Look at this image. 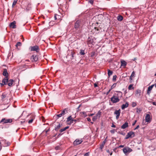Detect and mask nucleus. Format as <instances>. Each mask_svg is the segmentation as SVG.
Here are the masks:
<instances>
[{
  "label": "nucleus",
  "mask_w": 156,
  "mask_h": 156,
  "mask_svg": "<svg viewBox=\"0 0 156 156\" xmlns=\"http://www.w3.org/2000/svg\"><path fill=\"white\" fill-rule=\"evenodd\" d=\"M129 106V103L128 102H127L125 104H123L121 106V108L122 109H124L128 107Z\"/></svg>",
  "instance_id": "obj_16"
},
{
  "label": "nucleus",
  "mask_w": 156,
  "mask_h": 156,
  "mask_svg": "<svg viewBox=\"0 0 156 156\" xmlns=\"http://www.w3.org/2000/svg\"><path fill=\"white\" fill-rule=\"evenodd\" d=\"M26 61H27V62H29V60H25Z\"/></svg>",
  "instance_id": "obj_59"
},
{
  "label": "nucleus",
  "mask_w": 156,
  "mask_h": 156,
  "mask_svg": "<svg viewBox=\"0 0 156 156\" xmlns=\"http://www.w3.org/2000/svg\"><path fill=\"white\" fill-rule=\"evenodd\" d=\"M56 16H57L56 14H55L54 15V18H55V20L57 19V18L56 17Z\"/></svg>",
  "instance_id": "obj_46"
},
{
  "label": "nucleus",
  "mask_w": 156,
  "mask_h": 156,
  "mask_svg": "<svg viewBox=\"0 0 156 156\" xmlns=\"http://www.w3.org/2000/svg\"><path fill=\"white\" fill-rule=\"evenodd\" d=\"M135 72L133 71L132 73V74L130 77V80H132V77H134L135 76Z\"/></svg>",
  "instance_id": "obj_23"
},
{
  "label": "nucleus",
  "mask_w": 156,
  "mask_h": 156,
  "mask_svg": "<svg viewBox=\"0 0 156 156\" xmlns=\"http://www.w3.org/2000/svg\"><path fill=\"white\" fill-rule=\"evenodd\" d=\"M107 152H108V153H110V151H109V150H107Z\"/></svg>",
  "instance_id": "obj_56"
},
{
  "label": "nucleus",
  "mask_w": 156,
  "mask_h": 156,
  "mask_svg": "<svg viewBox=\"0 0 156 156\" xmlns=\"http://www.w3.org/2000/svg\"><path fill=\"white\" fill-rule=\"evenodd\" d=\"M61 149L60 146H58L55 147V149L56 150H60Z\"/></svg>",
  "instance_id": "obj_35"
},
{
  "label": "nucleus",
  "mask_w": 156,
  "mask_h": 156,
  "mask_svg": "<svg viewBox=\"0 0 156 156\" xmlns=\"http://www.w3.org/2000/svg\"><path fill=\"white\" fill-rule=\"evenodd\" d=\"M153 105H156V102H153Z\"/></svg>",
  "instance_id": "obj_54"
},
{
  "label": "nucleus",
  "mask_w": 156,
  "mask_h": 156,
  "mask_svg": "<svg viewBox=\"0 0 156 156\" xmlns=\"http://www.w3.org/2000/svg\"><path fill=\"white\" fill-rule=\"evenodd\" d=\"M34 118V116H33V117L31 119H30V120H29L28 123H31L32 122Z\"/></svg>",
  "instance_id": "obj_31"
},
{
  "label": "nucleus",
  "mask_w": 156,
  "mask_h": 156,
  "mask_svg": "<svg viewBox=\"0 0 156 156\" xmlns=\"http://www.w3.org/2000/svg\"><path fill=\"white\" fill-rule=\"evenodd\" d=\"M3 75L5 76V77H8V73L7 72L6 69H4L3 70Z\"/></svg>",
  "instance_id": "obj_17"
},
{
  "label": "nucleus",
  "mask_w": 156,
  "mask_h": 156,
  "mask_svg": "<svg viewBox=\"0 0 156 156\" xmlns=\"http://www.w3.org/2000/svg\"><path fill=\"white\" fill-rule=\"evenodd\" d=\"M135 136V134L134 132L133 131L129 132L126 135L125 139H128L129 138H133Z\"/></svg>",
  "instance_id": "obj_3"
},
{
  "label": "nucleus",
  "mask_w": 156,
  "mask_h": 156,
  "mask_svg": "<svg viewBox=\"0 0 156 156\" xmlns=\"http://www.w3.org/2000/svg\"><path fill=\"white\" fill-rule=\"evenodd\" d=\"M95 55V52H92L91 54V57H93Z\"/></svg>",
  "instance_id": "obj_38"
},
{
  "label": "nucleus",
  "mask_w": 156,
  "mask_h": 156,
  "mask_svg": "<svg viewBox=\"0 0 156 156\" xmlns=\"http://www.w3.org/2000/svg\"><path fill=\"white\" fill-rule=\"evenodd\" d=\"M108 76H110L111 75H112L113 72L112 71H111L109 69H108Z\"/></svg>",
  "instance_id": "obj_25"
},
{
  "label": "nucleus",
  "mask_w": 156,
  "mask_h": 156,
  "mask_svg": "<svg viewBox=\"0 0 156 156\" xmlns=\"http://www.w3.org/2000/svg\"><path fill=\"white\" fill-rule=\"evenodd\" d=\"M154 85L155 87L156 88V83Z\"/></svg>",
  "instance_id": "obj_60"
},
{
  "label": "nucleus",
  "mask_w": 156,
  "mask_h": 156,
  "mask_svg": "<svg viewBox=\"0 0 156 156\" xmlns=\"http://www.w3.org/2000/svg\"><path fill=\"white\" fill-rule=\"evenodd\" d=\"M115 93L111 98V101L113 103L119 102L122 97V93L121 91H118Z\"/></svg>",
  "instance_id": "obj_1"
},
{
  "label": "nucleus",
  "mask_w": 156,
  "mask_h": 156,
  "mask_svg": "<svg viewBox=\"0 0 156 156\" xmlns=\"http://www.w3.org/2000/svg\"><path fill=\"white\" fill-rule=\"evenodd\" d=\"M121 66H123L124 68L127 65V62L124 60H122L121 61Z\"/></svg>",
  "instance_id": "obj_14"
},
{
  "label": "nucleus",
  "mask_w": 156,
  "mask_h": 156,
  "mask_svg": "<svg viewBox=\"0 0 156 156\" xmlns=\"http://www.w3.org/2000/svg\"><path fill=\"white\" fill-rule=\"evenodd\" d=\"M89 152H88L86 154H85L84 155V156H89Z\"/></svg>",
  "instance_id": "obj_41"
},
{
  "label": "nucleus",
  "mask_w": 156,
  "mask_h": 156,
  "mask_svg": "<svg viewBox=\"0 0 156 156\" xmlns=\"http://www.w3.org/2000/svg\"><path fill=\"white\" fill-rule=\"evenodd\" d=\"M67 120L69 121V120H72L73 121V120L72 119V118L71 117V116H69Z\"/></svg>",
  "instance_id": "obj_37"
},
{
  "label": "nucleus",
  "mask_w": 156,
  "mask_h": 156,
  "mask_svg": "<svg viewBox=\"0 0 156 156\" xmlns=\"http://www.w3.org/2000/svg\"><path fill=\"white\" fill-rule=\"evenodd\" d=\"M69 128V127L68 126H66L65 127V128H63L62 129H60V130H59V132L60 133H62V132H63L65 131V130H66V129H68Z\"/></svg>",
  "instance_id": "obj_21"
},
{
  "label": "nucleus",
  "mask_w": 156,
  "mask_h": 156,
  "mask_svg": "<svg viewBox=\"0 0 156 156\" xmlns=\"http://www.w3.org/2000/svg\"><path fill=\"white\" fill-rule=\"evenodd\" d=\"M75 54V53L73 52H71V55H72V58L74 57V55Z\"/></svg>",
  "instance_id": "obj_40"
},
{
  "label": "nucleus",
  "mask_w": 156,
  "mask_h": 156,
  "mask_svg": "<svg viewBox=\"0 0 156 156\" xmlns=\"http://www.w3.org/2000/svg\"><path fill=\"white\" fill-rule=\"evenodd\" d=\"M154 76H156V73H155V74H154Z\"/></svg>",
  "instance_id": "obj_61"
},
{
  "label": "nucleus",
  "mask_w": 156,
  "mask_h": 156,
  "mask_svg": "<svg viewBox=\"0 0 156 156\" xmlns=\"http://www.w3.org/2000/svg\"><path fill=\"white\" fill-rule=\"evenodd\" d=\"M132 107H134L136 105V102H133L132 103Z\"/></svg>",
  "instance_id": "obj_34"
},
{
  "label": "nucleus",
  "mask_w": 156,
  "mask_h": 156,
  "mask_svg": "<svg viewBox=\"0 0 156 156\" xmlns=\"http://www.w3.org/2000/svg\"><path fill=\"white\" fill-rule=\"evenodd\" d=\"M80 54L81 55H84L85 54V53L84 52V51L83 50H80Z\"/></svg>",
  "instance_id": "obj_27"
},
{
  "label": "nucleus",
  "mask_w": 156,
  "mask_h": 156,
  "mask_svg": "<svg viewBox=\"0 0 156 156\" xmlns=\"http://www.w3.org/2000/svg\"><path fill=\"white\" fill-rule=\"evenodd\" d=\"M117 77V76L116 75H114L113 76L112 80L114 81H115L116 80V78Z\"/></svg>",
  "instance_id": "obj_33"
},
{
  "label": "nucleus",
  "mask_w": 156,
  "mask_h": 156,
  "mask_svg": "<svg viewBox=\"0 0 156 156\" xmlns=\"http://www.w3.org/2000/svg\"><path fill=\"white\" fill-rule=\"evenodd\" d=\"M12 121V119H5V118H3L1 120L0 122H2L3 123H11Z\"/></svg>",
  "instance_id": "obj_5"
},
{
  "label": "nucleus",
  "mask_w": 156,
  "mask_h": 156,
  "mask_svg": "<svg viewBox=\"0 0 156 156\" xmlns=\"http://www.w3.org/2000/svg\"><path fill=\"white\" fill-rule=\"evenodd\" d=\"M63 115H62V114L61 113H60L59 114H58L57 115V116L59 118L61 117H62Z\"/></svg>",
  "instance_id": "obj_39"
},
{
  "label": "nucleus",
  "mask_w": 156,
  "mask_h": 156,
  "mask_svg": "<svg viewBox=\"0 0 156 156\" xmlns=\"http://www.w3.org/2000/svg\"><path fill=\"white\" fill-rule=\"evenodd\" d=\"M30 59L32 62H37L38 60V58L36 55H33L31 56Z\"/></svg>",
  "instance_id": "obj_6"
},
{
  "label": "nucleus",
  "mask_w": 156,
  "mask_h": 156,
  "mask_svg": "<svg viewBox=\"0 0 156 156\" xmlns=\"http://www.w3.org/2000/svg\"><path fill=\"white\" fill-rule=\"evenodd\" d=\"M119 147H124V146L122 145H120Z\"/></svg>",
  "instance_id": "obj_55"
},
{
  "label": "nucleus",
  "mask_w": 156,
  "mask_h": 156,
  "mask_svg": "<svg viewBox=\"0 0 156 156\" xmlns=\"http://www.w3.org/2000/svg\"><path fill=\"white\" fill-rule=\"evenodd\" d=\"M112 152L110 153V155H112Z\"/></svg>",
  "instance_id": "obj_57"
},
{
  "label": "nucleus",
  "mask_w": 156,
  "mask_h": 156,
  "mask_svg": "<svg viewBox=\"0 0 156 156\" xmlns=\"http://www.w3.org/2000/svg\"><path fill=\"white\" fill-rule=\"evenodd\" d=\"M61 114H62V115H64L65 114V111L64 110H63L62 111V112H61Z\"/></svg>",
  "instance_id": "obj_42"
},
{
  "label": "nucleus",
  "mask_w": 156,
  "mask_h": 156,
  "mask_svg": "<svg viewBox=\"0 0 156 156\" xmlns=\"http://www.w3.org/2000/svg\"><path fill=\"white\" fill-rule=\"evenodd\" d=\"M140 127V126L139 125H138L135 129H134V130H135L136 129H138V128H139Z\"/></svg>",
  "instance_id": "obj_45"
},
{
  "label": "nucleus",
  "mask_w": 156,
  "mask_h": 156,
  "mask_svg": "<svg viewBox=\"0 0 156 156\" xmlns=\"http://www.w3.org/2000/svg\"><path fill=\"white\" fill-rule=\"evenodd\" d=\"M123 19V17L121 16H119L117 17V20L119 21H121Z\"/></svg>",
  "instance_id": "obj_24"
},
{
  "label": "nucleus",
  "mask_w": 156,
  "mask_h": 156,
  "mask_svg": "<svg viewBox=\"0 0 156 156\" xmlns=\"http://www.w3.org/2000/svg\"><path fill=\"white\" fill-rule=\"evenodd\" d=\"M87 121H89V122H90L91 121V119L89 118H87Z\"/></svg>",
  "instance_id": "obj_50"
},
{
  "label": "nucleus",
  "mask_w": 156,
  "mask_h": 156,
  "mask_svg": "<svg viewBox=\"0 0 156 156\" xmlns=\"http://www.w3.org/2000/svg\"><path fill=\"white\" fill-rule=\"evenodd\" d=\"M110 132L112 133H114L115 132V130L114 129L110 131Z\"/></svg>",
  "instance_id": "obj_44"
},
{
  "label": "nucleus",
  "mask_w": 156,
  "mask_h": 156,
  "mask_svg": "<svg viewBox=\"0 0 156 156\" xmlns=\"http://www.w3.org/2000/svg\"><path fill=\"white\" fill-rule=\"evenodd\" d=\"M94 87H98V85H97V84L96 83H95L94 84Z\"/></svg>",
  "instance_id": "obj_52"
},
{
  "label": "nucleus",
  "mask_w": 156,
  "mask_h": 156,
  "mask_svg": "<svg viewBox=\"0 0 156 156\" xmlns=\"http://www.w3.org/2000/svg\"><path fill=\"white\" fill-rule=\"evenodd\" d=\"M123 152L126 154L127 153H129L132 151V150L131 148L128 147H126L123 149Z\"/></svg>",
  "instance_id": "obj_4"
},
{
  "label": "nucleus",
  "mask_w": 156,
  "mask_h": 156,
  "mask_svg": "<svg viewBox=\"0 0 156 156\" xmlns=\"http://www.w3.org/2000/svg\"><path fill=\"white\" fill-rule=\"evenodd\" d=\"M93 115V114H90V116H92Z\"/></svg>",
  "instance_id": "obj_64"
},
{
  "label": "nucleus",
  "mask_w": 156,
  "mask_h": 156,
  "mask_svg": "<svg viewBox=\"0 0 156 156\" xmlns=\"http://www.w3.org/2000/svg\"><path fill=\"white\" fill-rule=\"evenodd\" d=\"M9 78L8 77H5L3 79L2 81V83H1V85L7 84L8 83Z\"/></svg>",
  "instance_id": "obj_9"
},
{
  "label": "nucleus",
  "mask_w": 156,
  "mask_h": 156,
  "mask_svg": "<svg viewBox=\"0 0 156 156\" xmlns=\"http://www.w3.org/2000/svg\"><path fill=\"white\" fill-rule=\"evenodd\" d=\"M120 110L119 109L118 110H115L114 112V114L116 115V118L118 119L119 117L120 113Z\"/></svg>",
  "instance_id": "obj_10"
},
{
  "label": "nucleus",
  "mask_w": 156,
  "mask_h": 156,
  "mask_svg": "<svg viewBox=\"0 0 156 156\" xmlns=\"http://www.w3.org/2000/svg\"><path fill=\"white\" fill-rule=\"evenodd\" d=\"M13 80L12 79L9 80H8V84L9 86L11 87L12 86L13 83Z\"/></svg>",
  "instance_id": "obj_19"
},
{
  "label": "nucleus",
  "mask_w": 156,
  "mask_h": 156,
  "mask_svg": "<svg viewBox=\"0 0 156 156\" xmlns=\"http://www.w3.org/2000/svg\"><path fill=\"white\" fill-rule=\"evenodd\" d=\"M89 2L91 4H93V1L92 0H90L89 1Z\"/></svg>",
  "instance_id": "obj_49"
},
{
  "label": "nucleus",
  "mask_w": 156,
  "mask_h": 156,
  "mask_svg": "<svg viewBox=\"0 0 156 156\" xmlns=\"http://www.w3.org/2000/svg\"><path fill=\"white\" fill-rule=\"evenodd\" d=\"M83 25L82 22L80 20H78L76 21L74 25V28L76 29H80Z\"/></svg>",
  "instance_id": "obj_2"
},
{
  "label": "nucleus",
  "mask_w": 156,
  "mask_h": 156,
  "mask_svg": "<svg viewBox=\"0 0 156 156\" xmlns=\"http://www.w3.org/2000/svg\"><path fill=\"white\" fill-rule=\"evenodd\" d=\"M93 120L94 121V118L93 119Z\"/></svg>",
  "instance_id": "obj_63"
},
{
  "label": "nucleus",
  "mask_w": 156,
  "mask_h": 156,
  "mask_svg": "<svg viewBox=\"0 0 156 156\" xmlns=\"http://www.w3.org/2000/svg\"><path fill=\"white\" fill-rule=\"evenodd\" d=\"M141 110H140L139 109H137L136 110V112L139 113L140 112V111Z\"/></svg>",
  "instance_id": "obj_48"
},
{
  "label": "nucleus",
  "mask_w": 156,
  "mask_h": 156,
  "mask_svg": "<svg viewBox=\"0 0 156 156\" xmlns=\"http://www.w3.org/2000/svg\"><path fill=\"white\" fill-rule=\"evenodd\" d=\"M61 127V125L60 124H58V125H57L56 127H55V130L56 131H57Z\"/></svg>",
  "instance_id": "obj_29"
},
{
  "label": "nucleus",
  "mask_w": 156,
  "mask_h": 156,
  "mask_svg": "<svg viewBox=\"0 0 156 156\" xmlns=\"http://www.w3.org/2000/svg\"><path fill=\"white\" fill-rule=\"evenodd\" d=\"M128 126V124L127 122H125L121 127L122 129H124Z\"/></svg>",
  "instance_id": "obj_15"
},
{
  "label": "nucleus",
  "mask_w": 156,
  "mask_h": 156,
  "mask_svg": "<svg viewBox=\"0 0 156 156\" xmlns=\"http://www.w3.org/2000/svg\"><path fill=\"white\" fill-rule=\"evenodd\" d=\"M128 89L129 90H131V89H134V87H133V84H130L129 85L128 87Z\"/></svg>",
  "instance_id": "obj_26"
},
{
  "label": "nucleus",
  "mask_w": 156,
  "mask_h": 156,
  "mask_svg": "<svg viewBox=\"0 0 156 156\" xmlns=\"http://www.w3.org/2000/svg\"><path fill=\"white\" fill-rule=\"evenodd\" d=\"M16 22L15 21H13L10 23L9 26L10 28L13 29H15L16 28Z\"/></svg>",
  "instance_id": "obj_7"
},
{
  "label": "nucleus",
  "mask_w": 156,
  "mask_h": 156,
  "mask_svg": "<svg viewBox=\"0 0 156 156\" xmlns=\"http://www.w3.org/2000/svg\"><path fill=\"white\" fill-rule=\"evenodd\" d=\"M145 120L147 122H150L151 120V119L150 117V116L149 114H146L145 117Z\"/></svg>",
  "instance_id": "obj_11"
},
{
  "label": "nucleus",
  "mask_w": 156,
  "mask_h": 156,
  "mask_svg": "<svg viewBox=\"0 0 156 156\" xmlns=\"http://www.w3.org/2000/svg\"><path fill=\"white\" fill-rule=\"evenodd\" d=\"M116 85V83H114L111 86V89L112 90V89H113L114 88H115Z\"/></svg>",
  "instance_id": "obj_32"
},
{
  "label": "nucleus",
  "mask_w": 156,
  "mask_h": 156,
  "mask_svg": "<svg viewBox=\"0 0 156 156\" xmlns=\"http://www.w3.org/2000/svg\"><path fill=\"white\" fill-rule=\"evenodd\" d=\"M39 50V48L37 46H35L33 47H31V51H36L37 52Z\"/></svg>",
  "instance_id": "obj_12"
},
{
  "label": "nucleus",
  "mask_w": 156,
  "mask_h": 156,
  "mask_svg": "<svg viewBox=\"0 0 156 156\" xmlns=\"http://www.w3.org/2000/svg\"><path fill=\"white\" fill-rule=\"evenodd\" d=\"M6 97V95L5 94L3 93L2 96V99H4Z\"/></svg>",
  "instance_id": "obj_36"
},
{
  "label": "nucleus",
  "mask_w": 156,
  "mask_h": 156,
  "mask_svg": "<svg viewBox=\"0 0 156 156\" xmlns=\"http://www.w3.org/2000/svg\"><path fill=\"white\" fill-rule=\"evenodd\" d=\"M136 122H137V120H135L134 121V122L133 123L132 125L133 126H134L135 124L136 123Z\"/></svg>",
  "instance_id": "obj_43"
},
{
  "label": "nucleus",
  "mask_w": 156,
  "mask_h": 156,
  "mask_svg": "<svg viewBox=\"0 0 156 156\" xmlns=\"http://www.w3.org/2000/svg\"><path fill=\"white\" fill-rule=\"evenodd\" d=\"M94 29L95 30H99V29L97 27H95Z\"/></svg>",
  "instance_id": "obj_53"
},
{
  "label": "nucleus",
  "mask_w": 156,
  "mask_h": 156,
  "mask_svg": "<svg viewBox=\"0 0 156 156\" xmlns=\"http://www.w3.org/2000/svg\"><path fill=\"white\" fill-rule=\"evenodd\" d=\"M49 130L48 129V130H47L46 131V133H47L48 131Z\"/></svg>",
  "instance_id": "obj_58"
},
{
  "label": "nucleus",
  "mask_w": 156,
  "mask_h": 156,
  "mask_svg": "<svg viewBox=\"0 0 156 156\" xmlns=\"http://www.w3.org/2000/svg\"><path fill=\"white\" fill-rule=\"evenodd\" d=\"M111 90V89H110V90H109L106 93V95H108L109 93V92H110Z\"/></svg>",
  "instance_id": "obj_47"
},
{
  "label": "nucleus",
  "mask_w": 156,
  "mask_h": 156,
  "mask_svg": "<svg viewBox=\"0 0 156 156\" xmlns=\"http://www.w3.org/2000/svg\"><path fill=\"white\" fill-rule=\"evenodd\" d=\"M17 1H18V0H14L13 1V2L12 3V7H14L15 5H16Z\"/></svg>",
  "instance_id": "obj_28"
},
{
  "label": "nucleus",
  "mask_w": 156,
  "mask_h": 156,
  "mask_svg": "<svg viewBox=\"0 0 156 156\" xmlns=\"http://www.w3.org/2000/svg\"><path fill=\"white\" fill-rule=\"evenodd\" d=\"M83 142V140L82 139H76L75 141L73 142V144L74 145H76L78 144H81Z\"/></svg>",
  "instance_id": "obj_8"
},
{
  "label": "nucleus",
  "mask_w": 156,
  "mask_h": 156,
  "mask_svg": "<svg viewBox=\"0 0 156 156\" xmlns=\"http://www.w3.org/2000/svg\"><path fill=\"white\" fill-rule=\"evenodd\" d=\"M111 126H112V127H114V128H115L116 127L113 124H112V125Z\"/></svg>",
  "instance_id": "obj_51"
},
{
  "label": "nucleus",
  "mask_w": 156,
  "mask_h": 156,
  "mask_svg": "<svg viewBox=\"0 0 156 156\" xmlns=\"http://www.w3.org/2000/svg\"><path fill=\"white\" fill-rule=\"evenodd\" d=\"M80 107V105H79L78 107V108H79Z\"/></svg>",
  "instance_id": "obj_62"
},
{
  "label": "nucleus",
  "mask_w": 156,
  "mask_h": 156,
  "mask_svg": "<svg viewBox=\"0 0 156 156\" xmlns=\"http://www.w3.org/2000/svg\"><path fill=\"white\" fill-rule=\"evenodd\" d=\"M80 116L83 117H86L87 116V114L84 112H80Z\"/></svg>",
  "instance_id": "obj_20"
},
{
  "label": "nucleus",
  "mask_w": 156,
  "mask_h": 156,
  "mask_svg": "<svg viewBox=\"0 0 156 156\" xmlns=\"http://www.w3.org/2000/svg\"><path fill=\"white\" fill-rule=\"evenodd\" d=\"M21 43L20 42H18L16 45V46L17 48L18 46H21Z\"/></svg>",
  "instance_id": "obj_30"
},
{
  "label": "nucleus",
  "mask_w": 156,
  "mask_h": 156,
  "mask_svg": "<svg viewBox=\"0 0 156 156\" xmlns=\"http://www.w3.org/2000/svg\"><path fill=\"white\" fill-rule=\"evenodd\" d=\"M141 91L139 90H136V94L138 96H140L141 95Z\"/></svg>",
  "instance_id": "obj_22"
},
{
  "label": "nucleus",
  "mask_w": 156,
  "mask_h": 156,
  "mask_svg": "<svg viewBox=\"0 0 156 156\" xmlns=\"http://www.w3.org/2000/svg\"><path fill=\"white\" fill-rule=\"evenodd\" d=\"M106 141H107V140L106 139H105V140L103 141V142L102 143V144L100 146V148L101 149H102V148H103V147L104 146V145L105 144Z\"/></svg>",
  "instance_id": "obj_18"
},
{
  "label": "nucleus",
  "mask_w": 156,
  "mask_h": 156,
  "mask_svg": "<svg viewBox=\"0 0 156 156\" xmlns=\"http://www.w3.org/2000/svg\"><path fill=\"white\" fill-rule=\"evenodd\" d=\"M154 86V84H153L148 87V90H147V94H149L151 90H152L153 87Z\"/></svg>",
  "instance_id": "obj_13"
}]
</instances>
